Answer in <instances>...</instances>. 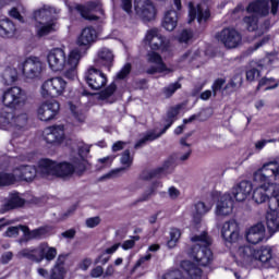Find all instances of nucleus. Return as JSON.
<instances>
[{"mask_svg":"<svg viewBox=\"0 0 279 279\" xmlns=\"http://www.w3.org/2000/svg\"><path fill=\"white\" fill-rule=\"evenodd\" d=\"M255 251L256 248L250 245L239 246L234 255L235 263L238 265H248L255 258Z\"/></svg>","mask_w":279,"mask_h":279,"instance_id":"nucleus-23","label":"nucleus"},{"mask_svg":"<svg viewBox=\"0 0 279 279\" xmlns=\"http://www.w3.org/2000/svg\"><path fill=\"white\" fill-rule=\"evenodd\" d=\"M267 230L265 229V225L263 222H258L252 226L246 232V241L251 243V245H258V243H263L266 238Z\"/></svg>","mask_w":279,"mask_h":279,"instance_id":"nucleus-18","label":"nucleus"},{"mask_svg":"<svg viewBox=\"0 0 279 279\" xmlns=\"http://www.w3.org/2000/svg\"><path fill=\"white\" fill-rule=\"evenodd\" d=\"M101 223V218L99 216L87 218L85 225L87 228H97Z\"/></svg>","mask_w":279,"mask_h":279,"instance_id":"nucleus-62","label":"nucleus"},{"mask_svg":"<svg viewBox=\"0 0 279 279\" xmlns=\"http://www.w3.org/2000/svg\"><path fill=\"white\" fill-rule=\"evenodd\" d=\"M117 92V84L111 83L106 89L99 93V99H108Z\"/></svg>","mask_w":279,"mask_h":279,"instance_id":"nucleus-52","label":"nucleus"},{"mask_svg":"<svg viewBox=\"0 0 279 279\" xmlns=\"http://www.w3.org/2000/svg\"><path fill=\"white\" fill-rule=\"evenodd\" d=\"M145 43H147L153 51H169V40L160 34L158 28H151L147 31L145 36Z\"/></svg>","mask_w":279,"mask_h":279,"instance_id":"nucleus-12","label":"nucleus"},{"mask_svg":"<svg viewBox=\"0 0 279 279\" xmlns=\"http://www.w3.org/2000/svg\"><path fill=\"white\" fill-rule=\"evenodd\" d=\"M162 135L160 133H156V131H148L134 146V149H141V147L147 145V143L151 141H156V138H160Z\"/></svg>","mask_w":279,"mask_h":279,"instance_id":"nucleus-42","label":"nucleus"},{"mask_svg":"<svg viewBox=\"0 0 279 279\" xmlns=\"http://www.w3.org/2000/svg\"><path fill=\"white\" fill-rule=\"evenodd\" d=\"M134 9L136 14L144 21H154L156 19V8L151 0H134Z\"/></svg>","mask_w":279,"mask_h":279,"instance_id":"nucleus-15","label":"nucleus"},{"mask_svg":"<svg viewBox=\"0 0 279 279\" xmlns=\"http://www.w3.org/2000/svg\"><path fill=\"white\" fill-rule=\"evenodd\" d=\"M120 5L126 14H132V0H120Z\"/></svg>","mask_w":279,"mask_h":279,"instance_id":"nucleus-64","label":"nucleus"},{"mask_svg":"<svg viewBox=\"0 0 279 279\" xmlns=\"http://www.w3.org/2000/svg\"><path fill=\"white\" fill-rule=\"evenodd\" d=\"M89 153H90V146L81 143L78 144V155L77 157H74V158H84V156H88Z\"/></svg>","mask_w":279,"mask_h":279,"instance_id":"nucleus-60","label":"nucleus"},{"mask_svg":"<svg viewBox=\"0 0 279 279\" xmlns=\"http://www.w3.org/2000/svg\"><path fill=\"white\" fill-rule=\"evenodd\" d=\"M97 40V31L93 27H85L77 39V45L80 47H88L89 45H93Z\"/></svg>","mask_w":279,"mask_h":279,"instance_id":"nucleus-33","label":"nucleus"},{"mask_svg":"<svg viewBox=\"0 0 279 279\" xmlns=\"http://www.w3.org/2000/svg\"><path fill=\"white\" fill-rule=\"evenodd\" d=\"M36 32L39 38H43L44 36H49V34H53V32H56V22H38L36 24Z\"/></svg>","mask_w":279,"mask_h":279,"instance_id":"nucleus-41","label":"nucleus"},{"mask_svg":"<svg viewBox=\"0 0 279 279\" xmlns=\"http://www.w3.org/2000/svg\"><path fill=\"white\" fill-rule=\"evenodd\" d=\"M14 32H16V26L13 21L8 19L0 20V36L2 38H12V36H14Z\"/></svg>","mask_w":279,"mask_h":279,"instance_id":"nucleus-38","label":"nucleus"},{"mask_svg":"<svg viewBox=\"0 0 279 279\" xmlns=\"http://www.w3.org/2000/svg\"><path fill=\"white\" fill-rule=\"evenodd\" d=\"M181 268L189 279H202V269L190 260H183L181 263Z\"/></svg>","mask_w":279,"mask_h":279,"instance_id":"nucleus-36","label":"nucleus"},{"mask_svg":"<svg viewBox=\"0 0 279 279\" xmlns=\"http://www.w3.org/2000/svg\"><path fill=\"white\" fill-rule=\"evenodd\" d=\"M58 112H60V102L48 100L39 106L37 117L40 121H51L58 117Z\"/></svg>","mask_w":279,"mask_h":279,"instance_id":"nucleus-14","label":"nucleus"},{"mask_svg":"<svg viewBox=\"0 0 279 279\" xmlns=\"http://www.w3.org/2000/svg\"><path fill=\"white\" fill-rule=\"evenodd\" d=\"M82 60V52L78 49L72 50L66 59V52L62 48H54L47 54V62L51 71H65L64 76L68 80H75L77 65Z\"/></svg>","mask_w":279,"mask_h":279,"instance_id":"nucleus-1","label":"nucleus"},{"mask_svg":"<svg viewBox=\"0 0 279 279\" xmlns=\"http://www.w3.org/2000/svg\"><path fill=\"white\" fill-rule=\"evenodd\" d=\"M252 182L250 181H241L240 183L235 184L232 190L231 194L234 197L235 202H245L247 196L252 193Z\"/></svg>","mask_w":279,"mask_h":279,"instance_id":"nucleus-21","label":"nucleus"},{"mask_svg":"<svg viewBox=\"0 0 279 279\" xmlns=\"http://www.w3.org/2000/svg\"><path fill=\"white\" fill-rule=\"evenodd\" d=\"M132 71V64L126 63L121 70L120 72L117 74L118 80H125V77H128V75H130Z\"/></svg>","mask_w":279,"mask_h":279,"instance_id":"nucleus-58","label":"nucleus"},{"mask_svg":"<svg viewBox=\"0 0 279 279\" xmlns=\"http://www.w3.org/2000/svg\"><path fill=\"white\" fill-rule=\"evenodd\" d=\"M274 184L262 183L258 187L253 191V201L255 204H265L269 202L271 193H274Z\"/></svg>","mask_w":279,"mask_h":279,"instance_id":"nucleus-24","label":"nucleus"},{"mask_svg":"<svg viewBox=\"0 0 279 279\" xmlns=\"http://www.w3.org/2000/svg\"><path fill=\"white\" fill-rule=\"evenodd\" d=\"M136 241H141V236H138V235L131 236V240H126L123 242L122 248L132 250V247H134V245H136Z\"/></svg>","mask_w":279,"mask_h":279,"instance_id":"nucleus-59","label":"nucleus"},{"mask_svg":"<svg viewBox=\"0 0 279 279\" xmlns=\"http://www.w3.org/2000/svg\"><path fill=\"white\" fill-rule=\"evenodd\" d=\"M16 256L17 258H27L32 263H43V260L51 263L58 256V248L49 246L47 242H43L37 247L21 250Z\"/></svg>","mask_w":279,"mask_h":279,"instance_id":"nucleus-3","label":"nucleus"},{"mask_svg":"<svg viewBox=\"0 0 279 279\" xmlns=\"http://www.w3.org/2000/svg\"><path fill=\"white\" fill-rule=\"evenodd\" d=\"M60 14V9H56L53 7L44 5L43 9L36 11L34 13L35 21H50V23H53L57 16Z\"/></svg>","mask_w":279,"mask_h":279,"instance_id":"nucleus-28","label":"nucleus"},{"mask_svg":"<svg viewBox=\"0 0 279 279\" xmlns=\"http://www.w3.org/2000/svg\"><path fill=\"white\" fill-rule=\"evenodd\" d=\"M160 173H162V169H153V170H144L140 174V180H144L145 182H149V180H154V178H160Z\"/></svg>","mask_w":279,"mask_h":279,"instance_id":"nucleus-47","label":"nucleus"},{"mask_svg":"<svg viewBox=\"0 0 279 279\" xmlns=\"http://www.w3.org/2000/svg\"><path fill=\"white\" fill-rule=\"evenodd\" d=\"M257 77H260V71L256 69H251L246 71V80L247 82H254Z\"/></svg>","mask_w":279,"mask_h":279,"instance_id":"nucleus-63","label":"nucleus"},{"mask_svg":"<svg viewBox=\"0 0 279 279\" xmlns=\"http://www.w3.org/2000/svg\"><path fill=\"white\" fill-rule=\"evenodd\" d=\"M19 80V72L14 68H5L1 73V82L4 86H12Z\"/></svg>","mask_w":279,"mask_h":279,"instance_id":"nucleus-40","label":"nucleus"},{"mask_svg":"<svg viewBox=\"0 0 279 279\" xmlns=\"http://www.w3.org/2000/svg\"><path fill=\"white\" fill-rule=\"evenodd\" d=\"M243 85V76L241 74H236L233 78L226 85L225 88H241Z\"/></svg>","mask_w":279,"mask_h":279,"instance_id":"nucleus-53","label":"nucleus"},{"mask_svg":"<svg viewBox=\"0 0 279 279\" xmlns=\"http://www.w3.org/2000/svg\"><path fill=\"white\" fill-rule=\"evenodd\" d=\"M161 279H183L182 271L180 270H172L169 272H166Z\"/></svg>","mask_w":279,"mask_h":279,"instance_id":"nucleus-61","label":"nucleus"},{"mask_svg":"<svg viewBox=\"0 0 279 279\" xmlns=\"http://www.w3.org/2000/svg\"><path fill=\"white\" fill-rule=\"evenodd\" d=\"M242 23L245 25L247 32H256L258 29V16L254 13L244 16Z\"/></svg>","mask_w":279,"mask_h":279,"instance_id":"nucleus-43","label":"nucleus"},{"mask_svg":"<svg viewBox=\"0 0 279 279\" xmlns=\"http://www.w3.org/2000/svg\"><path fill=\"white\" fill-rule=\"evenodd\" d=\"M74 10H76L85 21H98L99 17L90 14V12H94V10L101 12V5L99 2H88L87 5L75 4Z\"/></svg>","mask_w":279,"mask_h":279,"instance_id":"nucleus-25","label":"nucleus"},{"mask_svg":"<svg viewBox=\"0 0 279 279\" xmlns=\"http://www.w3.org/2000/svg\"><path fill=\"white\" fill-rule=\"evenodd\" d=\"M254 182L264 184H276L272 183L279 180V162L278 160H271L264 163L262 170L257 171L253 175Z\"/></svg>","mask_w":279,"mask_h":279,"instance_id":"nucleus-6","label":"nucleus"},{"mask_svg":"<svg viewBox=\"0 0 279 279\" xmlns=\"http://www.w3.org/2000/svg\"><path fill=\"white\" fill-rule=\"evenodd\" d=\"M57 162L49 159H41L36 169L37 175L41 178H49V175H56Z\"/></svg>","mask_w":279,"mask_h":279,"instance_id":"nucleus-31","label":"nucleus"},{"mask_svg":"<svg viewBox=\"0 0 279 279\" xmlns=\"http://www.w3.org/2000/svg\"><path fill=\"white\" fill-rule=\"evenodd\" d=\"M25 204V199L19 196V193L11 194L9 201L5 203L7 210H13V208H21Z\"/></svg>","mask_w":279,"mask_h":279,"instance_id":"nucleus-44","label":"nucleus"},{"mask_svg":"<svg viewBox=\"0 0 279 279\" xmlns=\"http://www.w3.org/2000/svg\"><path fill=\"white\" fill-rule=\"evenodd\" d=\"M23 228H27V226L20 225L16 227H9L4 232V236H8L9 239H14L22 231L24 232V238H25V230Z\"/></svg>","mask_w":279,"mask_h":279,"instance_id":"nucleus-51","label":"nucleus"},{"mask_svg":"<svg viewBox=\"0 0 279 279\" xmlns=\"http://www.w3.org/2000/svg\"><path fill=\"white\" fill-rule=\"evenodd\" d=\"M97 56L99 64L110 71L114 64V52L109 48H101Z\"/></svg>","mask_w":279,"mask_h":279,"instance_id":"nucleus-34","label":"nucleus"},{"mask_svg":"<svg viewBox=\"0 0 279 279\" xmlns=\"http://www.w3.org/2000/svg\"><path fill=\"white\" fill-rule=\"evenodd\" d=\"M180 88H182V85L179 82L172 83L168 87L163 88V95H166V97H171L175 90Z\"/></svg>","mask_w":279,"mask_h":279,"instance_id":"nucleus-55","label":"nucleus"},{"mask_svg":"<svg viewBox=\"0 0 279 279\" xmlns=\"http://www.w3.org/2000/svg\"><path fill=\"white\" fill-rule=\"evenodd\" d=\"M29 117L25 112L12 113L5 109H0V130H27Z\"/></svg>","mask_w":279,"mask_h":279,"instance_id":"nucleus-5","label":"nucleus"},{"mask_svg":"<svg viewBox=\"0 0 279 279\" xmlns=\"http://www.w3.org/2000/svg\"><path fill=\"white\" fill-rule=\"evenodd\" d=\"M191 38H193V32L189 29H183L179 35L178 40L179 43L186 45L189 40H191Z\"/></svg>","mask_w":279,"mask_h":279,"instance_id":"nucleus-57","label":"nucleus"},{"mask_svg":"<svg viewBox=\"0 0 279 279\" xmlns=\"http://www.w3.org/2000/svg\"><path fill=\"white\" fill-rule=\"evenodd\" d=\"M221 234L225 241L234 243L239 239V223L235 220H229L223 223Z\"/></svg>","mask_w":279,"mask_h":279,"instance_id":"nucleus-26","label":"nucleus"},{"mask_svg":"<svg viewBox=\"0 0 279 279\" xmlns=\"http://www.w3.org/2000/svg\"><path fill=\"white\" fill-rule=\"evenodd\" d=\"M192 243H195L192 247V256L196 263L206 267L213 263V239L208 235V232L204 231L198 235L191 238Z\"/></svg>","mask_w":279,"mask_h":279,"instance_id":"nucleus-2","label":"nucleus"},{"mask_svg":"<svg viewBox=\"0 0 279 279\" xmlns=\"http://www.w3.org/2000/svg\"><path fill=\"white\" fill-rule=\"evenodd\" d=\"M69 106H70V110H71V112H72V114H73V118H74L75 120H77L78 123H84V121H85V119H86V118L84 117V113L80 112V111L77 110V107H76L75 105H73V102H70Z\"/></svg>","mask_w":279,"mask_h":279,"instance_id":"nucleus-54","label":"nucleus"},{"mask_svg":"<svg viewBox=\"0 0 279 279\" xmlns=\"http://www.w3.org/2000/svg\"><path fill=\"white\" fill-rule=\"evenodd\" d=\"M267 228L271 234L279 231V216L278 215H268L267 216Z\"/></svg>","mask_w":279,"mask_h":279,"instance_id":"nucleus-48","label":"nucleus"},{"mask_svg":"<svg viewBox=\"0 0 279 279\" xmlns=\"http://www.w3.org/2000/svg\"><path fill=\"white\" fill-rule=\"evenodd\" d=\"M234 209V201L230 194H223L217 203L216 215L218 217H228L232 215Z\"/></svg>","mask_w":279,"mask_h":279,"instance_id":"nucleus-20","label":"nucleus"},{"mask_svg":"<svg viewBox=\"0 0 279 279\" xmlns=\"http://www.w3.org/2000/svg\"><path fill=\"white\" fill-rule=\"evenodd\" d=\"M271 189V197H275V203H270L269 208L274 210V213H279V185H272Z\"/></svg>","mask_w":279,"mask_h":279,"instance_id":"nucleus-50","label":"nucleus"},{"mask_svg":"<svg viewBox=\"0 0 279 279\" xmlns=\"http://www.w3.org/2000/svg\"><path fill=\"white\" fill-rule=\"evenodd\" d=\"M85 81L92 90H101L108 84V76L101 70L90 66L85 73Z\"/></svg>","mask_w":279,"mask_h":279,"instance_id":"nucleus-11","label":"nucleus"},{"mask_svg":"<svg viewBox=\"0 0 279 279\" xmlns=\"http://www.w3.org/2000/svg\"><path fill=\"white\" fill-rule=\"evenodd\" d=\"M180 110H182V105H177L174 107H171L167 113L166 117L163 118L165 121V126L161 130V132H159V134H165V132H167V130H169V128H171V125H173V123L175 122V119H178V114H180Z\"/></svg>","mask_w":279,"mask_h":279,"instance_id":"nucleus-35","label":"nucleus"},{"mask_svg":"<svg viewBox=\"0 0 279 279\" xmlns=\"http://www.w3.org/2000/svg\"><path fill=\"white\" fill-rule=\"evenodd\" d=\"M213 210V203H205L198 201L194 204V210L192 213L194 223H202L205 215H208V211Z\"/></svg>","mask_w":279,"mask_h":279,"instance_id":"nucleus-30","label":"nucleus"},{"mask_svg":"<svg viewBox=\"0 0 279 279\" xmlns=\"http://www.w3.org/2000/svg\"><path fill=\"white\" fill-rule=\"evenodd\" d=\"M197 19L198 23H206L210 19V10L206 4L189 3V23Z\"/></svg>","mask_w":279,"mask_h":279,"instance_id":"nucleus-16","label":"nucleus"},{"mask_svg":"<svg viewBox=\"0 0 279 279\" xmlns=\"http://www.w3.org/2000/svg\"><path fill=\"white\" fill-rule=\"evenodd\" d=\"M64 263H66V256L59 255L54 266L50 270V279H64L66 276V268H64Z\"/></svg>","mask_w":279,"mask_h":279,"instance_id":"nucleus-32","label":"nucleus"},{"mask_svg":"<svg viewBox=\"0 0 279 279\" xmlns=\"http://www.w3.org/2000/svg\"><path fill=\"white\" fill-rule=\"evenodd\" d=\"M15 175L17 178V182H32L38 175V170L35 166H20L15 168Z\"/></svg>","mask_w":279,"mask_h":279,"instance_id":"nucleus-27","label":"nucleus"},{"mask_svg":"<svg viewBox=\"0 0 279 279\" xmlns=\"http://www.w3.org/2000/svg\"><path fill=\"white\" fill-rule=\"evenodd\" d=\"M216 40L223 45L226 49H236L241 45L243 37L241 33L232 27H226L215 35Z\"/></svg>","mask_w":279,"mask_h":279,"instance_id":"nucleus-9","label":"nucleus"},{"mask_svg":"<svg viewBox=\"0 0 279 279\" xmlns=\"http://www.w3.org/2000/svg\"><path fill=\"white\" fill-rule=\"evenodd\" d=\"M146 60L148 64H154L146 70L148 75H156V73H165V75H168V73H173L172 69L167 68V64L162 60V56L156 51H148Z\"/></svg>","mask_w":279,"mask_h":279,"instance_id":"nucleus-10","label":"nucleus"},{"mask_svg":"<svg viewBox=\"0 0 279 279\" xmlns=\"http://www.w3.org/2000/svg\"><path fill=\"white\" fill-rule=\"evenodd\" d=\"M162 25L167 32H173L178 27V12L170 10L165 14Z\"/></svg>","mask_w":279,"mask_h":279,"instance_id":"nucleus-39","label":"nucleus"},{"mask_svg":"<svg viewBox=\"0 0 279 279\" xmlns=\"http://www.w3.org/2000/svg\"><path fill=\"white\" fill-rule=\"evenodd\" d=\"M1 101L5 108H17V106H25L27 95L21 87L14 86L3 92Z\"/></svg>","mask_w":279,"mask_h":279,"instance_id":"nucleus-8","label":"nucleus"},{"mask_svg":"<svg viewBox=\"0 0 279 279\" xmlns=\"http://www.w3.org/2000/svg\"><path fill=\"white\" fill-rule=\"evenodd\" d=\"M44 140L50 145H60L64 141V125H52L44 130Z\"/></svg>","mask_w":279,"mask_h":279,"instance_id":"nucleus-17","label":"nucleus"},{"mask_svg":"<svg viewBox=\"0 0 279 279\" xmlns=\"http://www.w3.org/2000/svg\"><path fill=\"white\" fill-rule=\"evenodd\" d=\"M66 90V81L64 78L57 76L47 80L43 83L40 88V95L44 99H49V97H60L64 95Z\"/></svg>","mask_w":279,"mask_h":279,"instance_id":"nucleus-7","label":"nucleus"},{"mask_svg":"<svg viewBox=\"0 0 279 279\" xmlns=\"http://www.w3.org/2000/svg\"><path fill=\"white\" fill-rule=\"evenodd\" d=\"M274 258V251L271 246H262L259 248H255V257L254 260H259V263H269Z\"/></svg>","mask_w":279,"mask_h":279,"instance_id":"nucleus-37","label":"nucleus"},{"mask_svg":"<svg viewBox=\"0 0 279 279\" xmlns=\"http://www.w3.org/2000/svg\"><path fill=\"white\" fill-rule=\"evenodd\" d=\"M15 182H19L15 168L13 169L12 173H0V186H10L12 184H15Z\"/></svg>","mask_w":279,"mask_h":279,"instance_id":"nucleus-45","label":"nucleus"},{"mask_svg":"<svg viewBox=\"0 0 279 279\" xmlns=\"http://www.w3.org/2000/svg\"><path fill=\"white\" fill-rule=\"evenodd\" d=\"M88 169L86 158H73L71 162L57 163L54 175L62 180H69L73 175H84Z\"/></svg>","mask_w":279,"mask_h":279,"instance_id":"nucleus-4","label":"nucleus"},{"mask_svg":"<svg viewBox=\"0 0 279 279\" xmlns=\"http://www.w3.org/2000/svg\"><path fill=\"white\" fill-rule=\"evenodd\" d=\"M120 162L124 167L111 170L107 174L102 175L101 180H112L114 178H119V175H121V173H123V171H125L126 169H130V167H132V162H134V158H132V156L130 155L129 149H126L122 153Z\"/></svg>","mask_w":279,"mask_h":279,"instance_id":"nucleus-19","label":"nucleus"},{"mask_svg":"<svg viewBox=\"0 0 279 279\" xmlns=\"http://www.w3.org/2000/svg\"><path fill=\"white\" fill-rule=\"evenodd\" d=\"M25 232V239H20L19 243H23L24 241H38L40 239H47L51 229L49 227H39L34 230H29V227H23Z\"/></svg>","mask_w":279,"mask_h":279,"instance_id":"nucleus-22","label":"nucleus"},{"mask_svg":"<svg viewBox=\"0 0 279 279\" xmlns=\"http://www.w3.org/2000/svg\"><path fill=\"white\" fill-rule=\"evenodd\" d=\"M246 12L248 14H255V16H267L269 14V1L256 0L251 2L246 8Z\"/></svg>","mask_w":279,"mask_h":279,"instance_id":"nucleus-29","label":"nucleus"},{"mask_svg":"<svg viewBox=\"0 0 279 279\" xmlns=\"http://www.w3.org/2000/svg\"><path fill=\"white\" fill-rule=\"evenodd\" d=\"M182 236V232L178 228H172L170 230V240L168 241V247L173 248L175 245H178V241H180V238Z\"/></svg>","mask_w":279,"mask_h":279,"instance_id":"nucleus-49","label":"nucleus"},{"mask_svg":"<svg viewBox=\"0 0 279 279\" xmlns=\"http://www.w3.org/2000/svg\"><path fill=\"white\" fill-rule=\"evenodd\" d=\"M160 186V182H154L137 199V202H149L153 195H156V189Z\"/></svg>","mask_w":279,"mask_h":279,"instance_id":"nucleus-46","label":"nucleus"},{"mask_svg":"<svg viewBox=\"0 0 279 279\" xmlns=\"http://www.w3.org/2000/svg\"><path fill=\"white\" fill-rule=\"evenodd\" d=\"M22 73L27 80H36L43 73V62L38 57H28L22 63Z\"/></svg>","mask_w":279,"mask_h":279,"instance_id":"nucleus-13","label":"nucleus"},{"mask_svg":"<svg viewBox=\"0 0 279 279\" xmlns=\"http://www.w3.org/2000/svg\"><path fill=\"white\" fill-rule=\"evenodd\" d=\"M225 84H226L225 78H218L214 82L211 86L214 97H217V93H219L223 88Z\"/></svg>","mask_w":279,"mask_h":279,"instance_id":"nucleus-56","label":"nucleus"}]
</instances>
